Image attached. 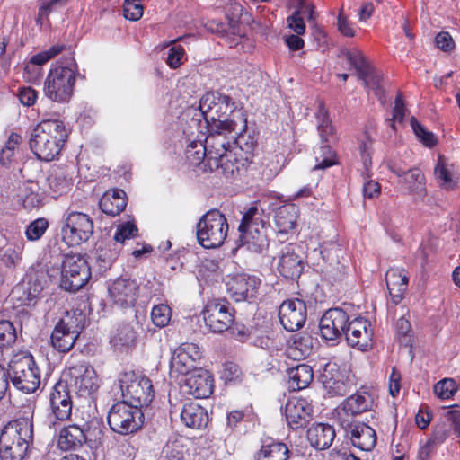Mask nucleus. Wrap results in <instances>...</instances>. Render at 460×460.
<instances>
[{"label": "nucleus", "mask_w": 460, "mask_h": 460, "mask_svg": "<svg viewBox=\"0 0 460 460\" xmlns=\"http://www.w3.org/2000/svg\"><path fill=\"white\" fill-rule=\"evenodd\" d=\"M199 111L208 130L227 129L240 135L246 132V115L235 108L234 102L228 95L217 92L205 93L199 101Z\"/></svg>", "instance_id": "obj_1"}, {"label": "nucleus", "mask_w": 460, "mask_h": 460, "mask_svg": "<svg viewBox=\"0 0 460 460\" xmlns=\"http://www.w3.org/2000/svg\"><path fill=\"white\" fill-rule=\"evenodd\" d=\"M67 137L68 131L63 120L44 119L31 133L30 148L40 160L49 162L58 156Z\"/></svg>", "instance_id": "obj_2"}, {"label": "nucleus", "mask_w": 460, "mask_h": 460, "mask_svg": "<svg viewBox=\"0 0 460 460\" xmlns=\"http://www.w3.org/2000/svg\"><path fill=\"white\" fill-rule=\"evenodd\" d=\"M33 441L31 416L9 421L0 434L1 460H22Z\"/></svg>", "instance_id": "obj_3"}, {"label": "nucleus", "mask_w": 460, "mask_h": 460, "mask_svg": "<svg viewBox=\"0 0 460 460\" xmlns=\"http://www.w3.org/2000/svg\"><path fill=\"white\" fill-rule=\"evenodd\" d=\"M76 72L77 66L74 58L58 62L44 81L45 96L55 102H67L73 95Z\"/></svg>", "instance_id": "obj_4"}, {"label": "nucleus", "mask_w": 460, "mask_h": 460, "mask_svg": "<svg viewBox=\"0 0 460 460\" xmlns=\"http://www.w3.org/2000/svg\"><path fill=\"white\" fill-rule=\"evenodd\" d=\"M267 222L263 211L256 206H251L243 214L238 227L241 246L247 250L261 253L269 246Z\"/></svg>", "instance_id": "obj_5"}, {"label": "nucleus", "mask_w": 460, "mask_h": 460, "mask_svg": "<svg viewBox=\"0 0 460 460\" xmlns=\"http://www.w3.org/2000/svg\"><path fill=\"white\" fill-rule=\"evenodd\" d=\"M228 223L226 217L217 209L208 211L196 226L199 243L206 249L220 247L228 233Z\"/></svg>", "instance_id": "obj_6"}, {"label": "nucleus", "mask_w": 460, "mask_h": 460, "mask_svg": "<svg viewBox=\"0 0 460 460\" xmlns=\"http://www.w3.org/2000/svg\"><path fill=\"white\" fill-rule=\"evenodd\" d=\"M123 402L142 410L153 401L155 393L149 378L133 371L124 372L119 379Z\"/></svg>", "instance_id": "obj_7"}, {"label": "nucleus", "mask_w": 460, "mask_h": 460, "mask_svg": "<svg viewBox=\"0 0 460 460\" xmlns=\"http://www.w3.org/2000/svg\"><path fill=\"white\" fill-rule=\"evenodd\" d=\"M8 376L13 385L25 394L34 393L40 386V370L31 354L14 358L9 364Z\"/></svg>", "instance_id": "obj_8"}, {"label": "nucleus", "mask_w": 460, "mask_h": 460, "mask_svg": "<svg viewBox=\"0 0 460 460\" xmlns=\"http://www.w3.org/2000/svg\"><path fill=\"white\" fill-rule=\"evenodd\" d=\"M85 317L82 313H68L55 325L50 341L52 347L59 352H68L75 345L84 328Z\"/></svg>", "instance_id": "obj_9"}, {"label": "nucleus", "mask_w": 460, "mask_h": 460, "mask_svg": "<svg viewBox=\"0 0 460 460\" xmlns=\"http://www.w3.org/2000/svg\"><path fill=\"white\" fill-rule=\"evenodd\" d=\"M111 429L119 435H128L137 432L144 423V413L132 404L118 402L109 410L107 415Z\"/></svg>", "instance_id": "obj_10"}, {"label": "nucleus", "mask_w": 460, "mask_h": 460, "mask_svg": "<svg viewBox=\"0 0 460 460\" xmlns=\"http://www.w3.org/2000/svg\"><path fill=\"white\" fill-rule=\"evenodd\" d=\"M209 134L205 138L204 144L208 150V165L217 166V160L222 156L236 149L237 146L243 150L242 145L244 140L243 133L238 134L227 129L217 131L208 130Z\"/></svg>", "instance_id": "obj_11"}, {"label": "nucleus", "mask_w": 460, "mask_h": 460, "mask_svg": "<svg viewBox=\"0 0 460 460\" xmlns=\"http://www.w3.org/2000/svg\"><path fill=\"white\" fill-rule=\"evenodd\" d=\"M91 278L90 267L80 254H66L62 261L60 287L75 292L83 288Z\"/></svg>", "instance_id": "obj_12"}, {"label": "nucleus", "mask_w": 460, "mask_h": 460, "mask_svg": "<svg viewBox=\"0 0 460 460\" xmlns=\"http://www.w3.org/2000/svg\"><path fill=\"white\" fill-rule=\"evenodd\" d=\"M67 387H74L75 391L82 397H87L95 393L99 388V378L94 368L85 361L71 364L66 373Z\"/></svg>", "instance_id": "obj_13"}, {"label": "nucleus", "mask_w": 460, "mask_h": 460, "mask_svg": "<svg viewBox=\"0 0 460 460\" xmlns=\"http://www.w3.org/2000/svg\"><path fill=\"white\" fill-rule=\"evenodd\" d=\"M61 234L63 240L70 246L86 242L93 232V223L87 214L67 211Z\"/></svg>", "instance_id": "obj_14"}, {"label": "nucleus", "mask_w": 460, "mask_h": 460, "mask_svg": "<svg viewBox=\"0 0 460 460\" xmlns=\"http://www.w3.org/2000/svg\"><path fill=\"white\" fill-rule=\"evenodd\" d=\"M320 254L326 262L324 273L330 280H341L349 270V259L344 249L336 242H325L320 246Z\"/></svg>", "instance_id": "obj_15"}, {"label": "nucleus", "mask_w": 460, "mask_h": 460, "mask_svg": "<svg viewBox=\"0 0 460 460\" xmlns=\"http://www.w3.org/2000/svg\"><path fill=\"white\" fill-rule=\"evenodd\" d=\"M109 298L118 308L133 307L139 296V285L136 279L118 278L108 287Z\"/></svg>", "instance_id": "obj_16"}, {"label": "nucleus", "mask_w": 460, "mask_h": 460, "mask_svg": "<svg viewBox=\"0 0 460 460\" xmlns=\"http://www.w3.org/2000/svg\"><path fill=\"white\" fill-rule=\"evenodd\" d=\"M201 358L199 348L195 343H182L172 353L170 362L171 375H189L196 370Z\"/></svg>", "instance_id": "obj_17"}, {"label": "nucleus", "mask_w": 460, "mask_h": 460, "mask_svg": "<svg viewBox=\"0 0 460 460\" xmlns=\"http://www.w3.org/2000/svg\"><path fill=\"white\" fill-rule=\"evenodd\" d=\"M207 327L213 332H223L234 322V314L226 302L209 301L202 311Z\"/></svg>", "instance_id": "obj_18"}, {"label": "nucleus", "mask_w": 460, "mask_h": 460, "mask_svg": "<svg viewBox=\"0 0 460 460\" xmlns=\"http://www.w3.org/2000/svg\"><path fill=\"white\" fill-rule=\"evenodd\" d=\"M261 279L248 274L233 276L226 282L229 296L236 302L251 301L259 292Z\"/></svg>", "instance_id": "obj_19"}, {"label": "nucleus", "mask_w": 460, "mask_h": 460, "mask_svg": "<svg viewBox=\"0 0 460 460\" xmlns=\"http://www.w3.org/2000/svg\"><path fill=\"white\" fill-rule=\"evenodd\" d=\"M349 316L340 308L326 311L319 323L321 336L327 341H335L345 334L349 323Z\"/></svg>", "instance_id": "obj_20"}, {"label": "nucleus", "mask_w": 460, "mask_h": 460, "mask_svg": "<svg viewBox=\"0 0 460 460\" xmlns=\"http://www.w3.org/2000/svg\"><path fill=\"white\" fill-rule=\"evenodd\" d=\"M279 316L282 326L288 332L300 329L306 320V306L301 299L284 301L279 309Z\"/></svg>", "instance_id": "obj_21"}, {"label": "nucleus", "mask_w": 460, "mask_h": 460, "mask_svg": "<svg viewBox=\"0 0 460 460\" xmlns=\"http://www.w3.org/2000/svg\"><path fill=\"white\" fill-rule=\"evenodd\" d=\"M373 334L371 323L359 317L348 323L344 335L350 347L366 351L372 348Z\"/></svg>", "instance_id": "obj_22"}, {"label": "nucleus", "mask_w": 460, "mask_h": 460, "mask_svg": "<svg viewBox=\"0 0 460 460\" xmlns=\"http://www.w3.org/2000/svg\"><path fill=\"white\" fill-rule=\"evenodd\" d=\"M320 382L329 396H344L349 391L348 377L342 373L336 363H327L321 375Z\"/></svg>", "instance_id": "obj_23"}, {"label": "nucleus", "mask_w": 460, "mask_h": 460, "mask_svg": "<svg viewBox=\"0 0 460 460\" xmlns=\"http://www.w3.org/2000/svg\"><path fill=\"white\" fill-rule=\"evenodd\" d=\"M284 414L288 425L293 429H297L309 423L312 419L313 407L305 398L292 397L286 402Z\"/></svg>", "instance_id": "obj_24"}, {"label": "nucleus", "mask_w": 460, "mask_h": 460, "mask_svg": "<svg viewBox=\"0 0 460 460\" xmlns=\"http://www.w3.org/2000/svg\"><path fill=\"white\" fill-rule=\"evenodd\" d=\"M300 251V247L295 243H288L281 249L278 270L284 278L296 279L301 275L304 261Z\"/></svg>", "instance_id": "obj_25"}, {"label": "nucleus", "mask_w": 460, "mask_h": 460, "mask_svg": "<svg viewBox=\"0 0 460 460\" xmlns=\"http://www.w3.org/2000/svg\"><path fill=\"white\" fill-rule=\"evenodd\" d=\"M341 424L350 435V440L354 447L363 450L370 451L376 443L375 429L363 422H349L348 420H341Z\"/></svg>", "instance_id": "obj_26"}, {"label": "nucleus", "mask_w": 460, "mask_h": 460, "mask_svg": "<svg viewBox=\"0 0 460 460\" xmlns=\"http://www.w3.org/2000/svg\"><path fill=\"white\" fill-rule=\"evenodd\" d=\"M51 413L55 419L64 421L70 418L72 413V399L67 383L58 382L49 396Z\"/></svg>", "instance_id": "obj_27"}, {"label": "nucleus", "mask_w": 460, "mask_h": 460, "mask_svg": "<svg viewBox=\"0 0 460 460\" xmlns=\"http://www.w3.org/2000/svg\"><path fill=\"white\" fill-rule=\"evenodd\" d=\"M185 380L186 393L196 398H207L213 392L214 379L211 374L202 368H198Z\"/></svg>", "instance_id": "obj_28"}, {"label": "nucleus", "mask_w": 460, "mask_h": 460, "mask_svg": "<svg viewBox=\"0 0 460 460\" xmlns=\"http://www.w3.org/2000/svg\"><path fill=\"white\" fill-rule=\"evenodd\" d=\"M335 436L334 428L332 425L324 423L314 424L307 430V439L310 445L318 450L329 448Z\"/></svg>", "instance_id": "obj_29"}, {"label": "nucleus", "mask_w": 460, "mask_h": 460, "mask_svg": "<svg viewBox=\"0 0 460 460\" xmlns=\"http://www.w3.org/2000/svg\"><path fill=\"white\" fill-rule=\"evenodd\" d=\"M181 420L186 427L191 429H202L208 422V412L195 402H185L181 411Z\"/></svg>", "instance_id": "obj_30"}, {"label": "nucleus", "mask_w": 460, "mask_h": 460, "mask_svg": "<svg viewBox=\"0 0 460 460\" xmlns=\"http://www.w3.org/2000/svg\"><path fill=\"white\" fill-rule=\"evenodd\" d=\"M217 166L208 165L210 171H216L218 174L227 179L236 177L244 169L245 162L237 158L236 152H230L217 160Z\"/></svg>", "instance_id": "obj_31"}, {"label": "nucleus", "mask_w": 460, "mask_h": 460, "mask_svg": "<svg viewBox=\"0 0 460 460\" xmlns=\"http://www.w3.org/2000/svg\"><path fill=\"white\" fill-rule=\"evenodd\" d=\"M298 217V208L294 204H286L278 208L275 224L278 233L286 234L294 230Z\"/></svg>", "instance_id": "obj_32"}, {"label": "nucleus", "mask_w": 460, "mask_h": 460, "mask_svg": "<svg viewBox=\"0 0 460 460\" xmlns=\"http://www.w3.org/2000/svg\"><path fill=\"white\" fill-rule=\"evenodd\" d=\"M86 441L83 429L78 425H69L61 429L58 445L64 451L76 449Z\"/></svg>", "instance_id": "obj_33"}, {"label": "nucleus", "mask_w": 460, "mask_h": 460, "mask_svg": "<svg viewBox=\"0 0 460 460\" xmlns=\"http://www.w3.org/2000/svg\"><path fill=\"white\" fill-rule=\"evenodd\" d=\"M339 58L344 60L347 65L353 67L359 78H365L373 67L365 58L363 53L358 49L341 50Z\"/></svg>", "instance_id": "obj_34"}, {"label": "nucleus", "mask_w": 460, "mask_h": 460, "mask_svg": "<svg viewBox=\"0 0 460 460\" xmlns=\"http://www.w3.org/2000/svg\"><path fill=\"white\" fill-rule=\"evenodd\" d=\"M126 193L122 190H116L111 194L106 193L100 199L101 210L110 216H117L122 212L127 205Z\"/></svg>", "instance_id": "obj_35"}, {"label": "nucleus", "mask_w": 460, "mask_h": 460, "mask_svg": "<svg viewBox=\"0 0 460 460\" xmlns=\"http://www.w3.org/2000/svg\"><path fill=\"white\" fill-rule=\"evenodd\" d=\"M398 183L402 185L409 194L423 197L426 194L425 176L418 168L408 170L407 174Z\"/></svg>", "instance_id": "obj_36"}, {"label": "nucleus", "mask_w": 460, "mask_h": 460, "mask_svg": "<svg viewBox=\"0 0 460 460\" xmlns=\"http://www.w3.org/2000/svg\"><path fill=\"white\" fill-rule=\"evenodd\" d=\"M314 378L312 367L306 364L297 365L288 372V386L292 390H301L307 387Z\"/></svg>", "instance_id": "obj_37"}, {"label": "nucleus", "mask_w": 460, "mask_h": 460, "mask_svg": "<svg viewBox=\"0 0 460 460\" xmlns=\"http://www.w3.org/2000/svg\"><path fill=\"white\" fill-rule=\"evenodd\" d=\"M374 405V400L368 394H356L348 397L343 402V411L351 416L361 414L370 411Z\"/></svg>", "instance_id": "obj_38"}, {"label": "nucleus", "mask_w": 460, "mask_h": 460, "mask_svg": "<svg viewBox=\"0 0 460 460\" xmlns=\"http://www.w3.org/2000/svg\"><path fill=\"white\" fill-rule=\"evenodd\" d=\"M317 130L323 143H334L337 141L336 130L328 116V111L323 105L319 106L316 115Z\"/></svg>", "instance_id": "obj_39"}, {"label": "nucleus", "mask_w": 460, "mask_h": 460, "mask_svg": "<svg viewBox=\"0 0 460 460\" xmlns=\"http://www.w3.org/2000/svg\"><path fill=\"white\" fill-rule=\"evenodd\" d=\"M288 458L289 450L285 443L271 442L262 445L256 460H288Z\"/></svg>", "instance_id": "obj_40"}, {"label": "nucleus", "mask_w": 460, "mask_h": 460, "mask_svg": "<svg viewBox=\"0 0 460 460\" xmlns=\"http://www.w3.org/2000/svg\"><path fill=\"white\" fill-rule=\"evenodd\" d=\"M186 158L194 165H199L202 162L205 163V167H208V150L202 139H189L186 150Z\"/></svg>", "instance_id": "obj_41"}, {"label": "nucleus", "mask_w": 460, "mask_h": 460, "mask_svg": "<svg viewBox=\"0 0 460 460\" xmlns=\"http://www.w3.org/2000/svg\"><path fill=\"white\" fill-rule=\"evenodd\" d=\"M435 177L440 187L446 190L453 189L456 184V179L443 156L438 157V161L434 169Z\"/></svg>", "instance_id": "obj_42"}, {"label": "nucleus", "mask_w": 460, "mask_h": 460, "mask_svg": "<svg viewBox=\"0 0 460 460\" xmlns=\"http://www.w3.org/2000/svg\"><path fill=\"white\" fill-rule=\"evenodd\" d=\"M137 341V332L130 324H121L117 329L111 342L115 347H131Z\"/></svg>", "instance_id": "obj_43"}, {"label": "nucleus", "mask_w": 460, "mask_h": 460, "mask_svg": "<svg viewBox=\"0 0 460 460\" xmlns=\"http://www.w3.org/2000/svg\"><path fill=\"white\" fill-rule=\"evenodd\" d=\"M332 143H323L314 152L316 164L314 170L325 169L335 164V154L331 146Z\"/></svg>", "instance_id": "obj_44"}, {"label": "nucleus", "mask_w": 460, "mask_h": 460, "mask_svg": "<svg viewBox=\"0 0 460 460\" xmlns=\"http://www.w3.org/2000/svg\"><path fill=\"white\" fill-rule=\"evenodd\" d=\"M68 0H39L40 7L36 17V23L43 26L49 15L66 4Z\"/></svg>", "instance_id": "obj_45"}, {"label": "nucleus", "mask_w": 460, "mask_h": 460, "mask_svg": "<svg viewBox=\"0 0 460 460\" xmlns=\"http://www.w3.org/2000/svg\"><path fill=\"white\" fill-rule=\"evenodd\" d=\"M22 137L14 132L9 136L4 146L0 152V163L2 164H7L12 160L15 151L22 143Z\"/></svg>", "instance_id": "obj_46"}, {"label": "nucleus", "mask_w": 460, "mask_h": 460, "mask_svg": "<svg viewBox=\"0 0 460 460\" xmlns=\"http://www.w3.org/2000/svg\"><path fill=\"white\" fill-rule=\"evenodd\" d=\"M411 126L418 139L426 146L432 147L437 143L435 135L427 130L419 121L414 118H411Z\"/></svg>", "instance_id": "obj_47"}, {"label": "nucleus", "mask_w": 460, "mask_h": 460, "mask_svg": "<svg viewBox=\"0 0 460 460\" xmlns=\"http://www.w3.org/2000/svg\"><path fill=\"white\" fill-rule=\"evenodd\" d=\"M172 317L171 308L164 304L155 305L151 311V319L153 323L160 328L165 327Z\"/></svg>", "instance_id": "obj_48"}, {"label": "nucleus", "mask_w": 460, "mask_h": 460, "mask_svg": "<svg viewBox=\"0 0 460 460\" xmlns=\"http://www.w3.org/2000/svg\"><path fill=\"white\" fill-rule=\"evenodd\" d=\"M49 186L57 195H62L70 189V181L62 173L51 174L48 178Z\"/></svg>", "instance_id": "obj_49"}, {"label": "nucleus", "mask_w": 460, "mask_h": 460, "mask_svg": "<svg viewBox=\"0 0 460 460\" xmlns=\"http://www.w3.org/2000/svg\"><path fill=\"white\" fill-rule=\"evenodd\" d=\"M385 282L387 287L407 288L408 277L402 269H390L385 274Z\"/></svg>", "instance_id": "obj_50"}, {"label": "nucleus", "mask_w": 460, "mask_h": 460, "mask_svg": "<svg viewBox=\"0 0 460 460\" xmlns=\"http://www.w3.org/2000/svg\"><path fill=\"white\" fill-rule=\"evenodd\" d=\"M373 138L369 132L365 131L358 139V149L364 165L367 167L371 164Z\"/></svg>", "instance_id": "obj_51"}, {"label": "nucleus", "mask_w": 460, "mask_h": 460, "mask_svg": "<svg viewBox=\"0 0 460 460\" xmlns=\"http://www.w3.org/2000/svg\"><path fill=\"white\" fill-rule=\"evenodd\" d=\"M456 392V385L451 378L440 380L434 385V393L442 400L451 398Z\"/></svg>", "instance_id": "obj_52"}, {"label": "nucleus", "mask_w": 460, "mask_h": 460, "mask_svg": "<svg viewBox=\"0 0 460 460\" xmlns=\"http://www.w3.org/2000/svg\"><path fill=\"white\" fill-rule=\"evenodd\" d=\"M16 330L9 321H0V347L10 346L16 341Z\"/></svg>", "instance_id": "obj_53"}, {"label": "nucleus", "mask_w": 460, "mask_h": 460, "mask_svg": "<svg viewBox=\"0 0 460 460\" xmlns=\"http://www.w3.org/2000/svg\"><path fill=\"white\" fill-rule=\"evenodd\" d=\"M49 223L45 218H38L31 222L26 229V236L30 241L39 240L46 232Z\"/></svg>", "instance_id": "obj_54"}, {"label": "nucleus", "mask_w": 460, "mask_h": 460, "mask_svg": "<svg viewBox=\"0 0 460 460\" xmlns=\"http://www.w3.org/2000/svg\"><path fill=\"white\" fill-rule=\"evenodd\" d=\"M159 460H184L181 447L176 441L166 443L162 449Z\"/></svg>", "instance_id": "obj_55"}, {"label": "nucleus", "mask_w": 460, "mask_h": 460, "mask_svg": "<svg viewBox=\"0 0 460 460\" xmlns=\"http://www.w3.org/2000/svg\"><path fill=\"white\" fill-rule=\"evenodd\" d=\"M337 29L339 32L345 37L353 38L356 36V30L353 27V23L349 20L348 16L344 14L343 5L341 7L337 17Z\"/></svg>", "instance_id": "obj_56"}, {"label": "nucleus", "mask_w": 460, "mask_h": 460, "mask_svg": "<svg viewBox=\"0 0 460 460\" xmlns=\"http://www.w3.org/2000/svg\"><path fill=\"white\" fill-rule=\"evenodd\" d=\"M64 45H55L50 47L49 49L41 51L34 55L31 62L34 65L41 66L47 63L49 59L53 58L57 55L62 52Z\"/></svg>", "instance_id": "obj_57"}, {"label": "nucleus", "mask_w": 460, "mask_h": 460, "mask_svg": "<svg viewBox=\"0 0 460 460\" xmlns=\"http://www.w3.org/2000/svg\"><path fill=\"white\" fill-rule=\"evenodd\" d=\"M303 338H300L299 340H295L288 349V355L290 358H293L294 359H301L307 357L311 352V347H308L306 345H303Z\"/></svg>", "instance_id": "obj_58"}, {"label": "nucleus", "mask_w": 460, "mask_h": 460, "mask_svg": "<svg viewBox=\"0 0 460 460\" xmlns=\"http://www.w3.org/2000/svg\"><path fill=\"white\" fill-rule=\"evenodd\" d=\"M123 12L126 19L137 21L143 15V6L137 0H126Z\"/></svg>", "instance_id": "obj_59"}, {"label": "nucleus", "mask_w": 460, "mask_h": 460, "mask_svg": "<svg viewBox=\"0 0 460 460\" xmlns=\"http://www.w3.org/2000/svg\"><path fill=\"white\" fill-rule=\"evenodd\" d=\"M137 233V226L134 224L127 222L118 226L114 235V240L123 243L127 239L134 237Z\"/></svg>", "instance_id": "obj_60"}, {"label": "nucleus", "mask_w": 460, "mask_h": 460, "mask_svg": "<svg viewBox=\"0 0 460 460\" xmlns=\"http://www.w3.org/2000/svg\"><path fill=\"white\" fill-rule=\"evenodd\" d=\"M287 26L296 34L303 35L305 32V23L300 14V10H296L287 18Z\"/></svg>", "instance_id": "obj_61"}, {"label": "nucleus", "mask_w": 460, "mask_h": 460, "mask_svg": "<svg viewBox=\"0 0 460 460\" xmlns=\"http://www.w3.org/2000/svg\"><path fill=\"white\" fill-rule=\"evenodd\" d=\"M452 429L448 421L438 423L433 430L432 441L436 444L444 443L451 435Z\"/></svg>", "instance_id": "obj_62"}, {"label": "nucleus", "mask_w": 460, "mask_h": 460, "mask_svg": "<svg viewBox=\"0 0 460 460\" xmlns=\"http://www.w3.org/2000/svg\"><path fill=\"white\" fill-rule=\"evenodd\" d=\"M406 109L402 101V93H398L394 102L393 118L389 120L390 127L394 130V122L402 123L405 116Z\"/></svg>", "instance_id": "obj_63"}, {"label": "nucleus", "mask_w": 460, "mask_h": 460, "mask_svg": "<svg viewBox=\"0 0 460 460\" xmlns=\"http://www.w3.org/2000/svg\"><path fill=\"white\" fill-rule=\"evenodd\" d=\"M22 248L17 246L5 249L2 254L1 261L6 267H14L21 260Z\"/></svg>", "instance_id": "obj_64"}]
</instances>
